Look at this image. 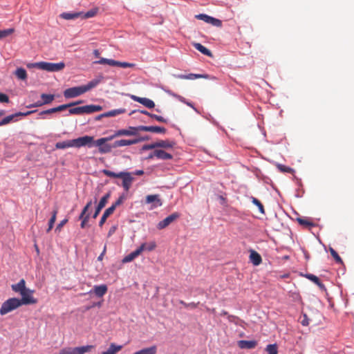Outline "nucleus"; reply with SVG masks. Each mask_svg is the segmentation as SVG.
<instances>
[{"mask_svg":"<svg viewBox=\"0 0 354 354\" xmlns=\"http://www.w3.org/2000/svg\"><path fill=\"white\" fill-rule=\"evenodd\" d=\"M252 202L253 204H254L255 205L257 206L259 212L261 214H265V209H264L263 205V204L261 203V201L259 200H258L257 198H256L254 197H252Z\"/></svg>","mask_w":354,"mask_h":354,"instance_id":"41","label":"nucleus"},{"mask_svg":"<svg viewBox=\"0 0 354 354\" xmlns=\"http://www.w3.org/2000/svg\"><path fill=\"white\" fill-rule=\"evenodd\" d=\"M106 251V245L104 247L102 252L100 254V255L97 257L98 261H102L103 259L104 255L105 254Z\"/></svg>","mask_w":354,"mask_h":354,"instance_id":"62","label":"nucleus"},{"mask_svg":"<svg viewBox=\"0 0 354 354\" xmlns=\"http://www.w3.org/2000/svg\"><path fill=\"white\" fill-rule=\"evenodd\" d=\"M39 65H40V62L29 63V64H27V67L29 68H37L39 69H41V66Z\"/></svg>","mask_w":354,"mask_h":354,"instance_id":"58","label":"nucleus"},{"mask_svg":"<svg viewBox=\"0 0 354 354\" xmlns=\"http://www.w3.org/2000/svg\"><path fill=\"white\" fill-rule=\"evenodd\" d=\"M82 14H83V12H73V13L63 12L60 15V17L62 19H64L66 20H71V19H74L78 18L79 17L82 15Z\"/></svg>","mask_w":354,"mask_h":354,"instance_id":"33","label":"nucleus"},{"mask_svg":"<svg viewBox=\"0 0 354 354\" xmlns=\"http://www.w3.org/2000/svg\"><path fill=\"white\" fill-rule=\"evenodd\" d=\"M150 117L156 120L158 122H167V120L165 119L163 117L160 116V115H156V114H152V115H150Z\"/></svg>","mask_w":354,"mask_h":354,"instance_id":"51","label":"nucleus"},{"mask_svg":"<svg viewBox=\"0 0 354 354\" xmlns=\"http://www.w3.org/2000/svg\"><path fill=\"white\" fill-rule=\"evenodd\" d=\"M98 64H107L111 66H119L122 68H133L136 66L133 63L126 62H119L111 59L100 58L98 61L94 62Z\"/></svg>","mask_w":354,"mask_h":354,"instance_id":"5","label":"nucleus"},{"mask_svg":"<svg viewBox=\"0 0 354 354\" xmlns=\"http://www.w3.org/2000/svg\"><path fill=\"white\" fill-rule=\"evenodd\" d=\"M157 353V346H151L150 347L144 348L141 350H139L135 352L133 354H156Z\"/></svg>","mask_w":354,"mask_h":354,"instance_id":"28","label":"nucleus"},{"mask_svg":"<svg viewBox=\"0 0 354 354\" xmlns=\"http://www.w3.org/2000/svg\"><path fill=\"white\" fill-rule=\"evenodd\" d=\"M125 112L124 109H118L109 111L108 112L102 113L95 117V120H100L103 118L115 117L118 115L124 113Z\"/></svg>","mask_w":354,"mask_h":354,"instance_id":"16","label":"nucleus"},{"mask_svg":"<svg viewBox=\"0 0 354 354\" xmlns=\"http://www.w3.org/2000/svg\"><path fill=\"white\" fill-rule=\"evenodd\" d=\"M305 277L315 283L319 280V278L313 274H306Z\"/></svg>","mask_w":354,"mask_h":354,"instance_id":"52","label":"nucleus"},{"mask_svg":"<svg viewBox=\"0 0 354 354\" xmlns=\"http://www.w3.org/2000/svg\"><path fill=\"white\" fill-rule=\"evenodd\" d=\"M97 9L95 8L93 10H91L86 13H83L82 15H84V18L88 19V18L94 17L97 14Z\"/></svg>","mask_w":354,"mask_h":354,"instance_id":"46","label":"nucleus"},{"mask_svg":"<svg viewBox=\"0 0 354 354\" xmlns=\"http://www.w3.org/2000/svg\"><path fill=\"white\" fill-rule=\"evenodd\" d=\"M133 180V178L131 176L130 173L127 176H126L122 180V187L125 189V191L128 192L129 190Z\"/></svg>","mask_w":354,"mask_h":354,"instance_id":"31","label":"nucleus"},{"mask_svg":"<svg viewBox=\"0 0 354 354\" xmlns=\"http://www.w3.org/2000/svg\"><path fill=\"white\" fill-rule=\"evenodd\" d=\"M169 93L171 96H173V97H176L177 100H178L180 102L187 104V106L192 107L194 110L197 111V109L194 107V104L192 102L187 101L184 97H183L180 95L171 93V92H169Z\"/></svg>","mask_w":354,"mask_h":354,"instance_id":"34","label":"nucleus"},{"mask_svg":"<svg viewBox=\"0 0 354 354\" xmlns=\"http://www.w3.org/2000/svg\"><path fill=\"white\" fill-rule=\"evenodd\" d=\"M277 167L278 169L281 172L290 173V174H293L295 172V170L292 168L287 167V166L281 165V164H278Z\"/></svg>","mask_w":354,"mask_h":354,"instance_id":"40","label":"nucleus"},{"mask_svg":"<svg viewBox=\"0 0 354 354\" xmlns=\"http://www.w3.org/2000/svg\"><path fill=\"white\" fill-rule=\"evenodd\" d=\"M301 324L303 326H308L309 324V320H308L306 315H304V319L301 321Z\"/></svg>","mask_w":354,"mask_h":354,"instance_id":"63","label":"nucleus"},{"mask_svg":"<svg viewBox=\"0 0 354 354\" xmlns=\"http://www.w3.org/2000/svg\"><path fill=\"white\" fill-rule=\"evenodd\" d=\"M68 222V219L65 218L62 220L56 227L55 231L60 232L62 230V227Z\"/></svg>","mask_w":354,"mask_h":354,"instance_id":"54","label":"nucleus"},{"mask_svg":"<svg viewBox=\"0 0 354 354\" xmlns=\"http://www.w3.org/2000/svg\"><path fill=\"white\" fill-rule=\"evenodd\" d=\"M11 288L14 292L20 294L23 291H25L26 289V281L24 279H21L17 283L12 284Z\"/></svg>","mask_w":354,"mask_h":354,"instance_id":"22","label":"nucleus"},{"mask_svg":"<svg viewBox=\"0 0 354 354\" xmlns=\"http://www.w3.org/2000/svg\"><path fill=\"white\" fill-rule=\"evenodd\" d=\"M156 248V243L155 241L146 243L145 250L153 251Z\"/></svg>","mask_w":354,"mask_h":354,"instance_id":"47","label":"nucleus"},{"mask_svg":"<svg viewBox=\"0 0 354 354\" xmlns=\"http://www.w3.org/2000/svg\"><path fill=\"white\" fill-rule=\"evenodd\" d=\"M88 209L89 208L87 207L86 206H85L83 208V209H82V212H81V214H80V215L79 216V219H82L83 218V216H85L87 214L86 212L88 210Z\"/></svg>","mask_w":354,"mask_h":354,"instance_id":"59","label":"nucleus"},{"mask_svg":"<svg viewBox=\"0 0 354 354\" xmlns=\"http://www.w3.org/2000/svg\"><path fill=\"white\" fill-rule=\"evenodd\" d=\"M41 98L42 101H38L34 104L28 105L27 106V108L38 107L44 104H48L54 100L55 95L52 94L42 93L41 95Z\"/></svg>","mask_w":354,"mask_h":354,"instance_id":"13","label":"nucleus"},{"mask_svg":"<svg viewBox=\"0 0 354 354\" xmlns=\"http://www.w3.org/2000/svg\"><path fill=\"white\" fill-rule=\"evenodd\" d=\"M268 354H278V346L277 344H268L266 348Z\"/></svg>","mask_w":354,"mask_h":354,"instance_id":"38","label":"nucleus"},{"mask_svg":"<svg viewBox=\"0 0 354 354\" xmlns=\"http://www.w3.org/2000/svg\"><path fill=\"white\" fill-rule=\"evenodd\" d=\"M130 97L133 101L142 104L147 108L152 109V108H154V106H155L154 102L149 98L140 97H138V96H136L134 95H131Z\"/></svg>","mask_w":354,"mask_h":354,"instance_id":"15","label":"nucleus"},{"mask_svg":"<svg viewBox=\"0 0 354 354\" xmlns=\"http://www.w3.org/2000/svg\"><path fill=\"white\" fill-rule=\"evenodd\" d=\"M194 48L205 55L212 57V52L200 43L194 44Z\"/></svg>","mask_w":354,"mask_h":354,"instance_id":"27","label":"nucleus"},{"mask_svg":"<svg viewBox=\"0 0 354 354\" xmlns=\"http://www.w3.org/2000/svg\"><path fill=\"white\" fill-rule=\"evenodd\" d=\"M36 112V110H34V111H28L27 112H25V113H22V112H17L16 113H14V114H12V115H8L6 117H5L3 119H2L1 121H0V127L1 126H4V125H6L8 124H9L10 122H11L12 121L14 120V119L17 117H19V116H26V115H30L31 113H35Z\"/></svg>","mask_w":354,"mask_h":354,"instance_id":"12","label":"nucleus"},{"mask_svg":"<svg viewBox=\"0 0 354 354\" xmlns=\"http://www.w3.org/2000/svg\"><path fill=\"white\" fill-rule=\"evenodd\" d=\"M14 74L20 80H26L28 77L27 72L23 68H17Z\"/></svg>","mask_w":354,"mask_h":354,"instance_id":"30","label":"nucleus"},{"mask_svg":"<svg viewBox=\"0 0 354 354\" xmlns=\"http://www.w3.org/2000/svg\"><path fill=\"white\" fill-rule=\"evenodd\" d=\"M94 348L93 345H86L80 347H66L60 350L59 354H84L90 352Z\"/></svg>","mask_w":354,"mask_h":354,"instance_id":"6","label":"nucleus"},{"mask_svg":"<svg viewBox=\"0 0 354 354\" xmlns=\"http://www.w3.org/2000/svg\"><path fill=\"white\" fill-rule=\"evenodd\" d=\"M315 284H317L321 290H325V286L320 281L319 279L317 282L315 283Z\"/></svg>","mask_w":354,"mask_h":354,"instance_id":"64","label":"nucleus"},{"mask_svg":"<svg viewBox=\"0 0 354 354\" xmlns=\"http://www.w3.org/2000/svg\"><path fill=\"white\" fill-rule=\"evenodd\" d=\"M41 70L50 71V72H55V71H59L64 69L65 67V64L64 62H59V63H50V62H40Z\"/></svg>","mask_w":354,"mask_h":354,"instance_id":"9","label":"nucleus"},{"mask_svg":"<svg viewBox=\"0 0 354 354\" xmlns=\"http://www.w3.org/2000/svg\"><path fill=\"white\" fill-rule=\"evenodd\" d=\"M257 342L255 340H240L238 342V346L241 348L251 349L256 347Z\"/></svg>","mask_w":354,"mask_h":354,"instance_id":"21","label":"nucleus"},{"mask_svg":"<svg viewBox=\"0 0 354 354\" xmlns=\"http://www.w3.org/2000/svg\"><path fill=\"white\" fill-rule=\"evenodd\" d=\"M113 207H109V208H107L104 211V214H103L102 216L101 217V219H100V221L99 222V225L100 227H102L104 224V223L106 222L107 218L114 212L113 211Z\"/></svg>","mask_w":354,"mask_h":354,"instance_id":"36","label":"nucleus"},{"mask_svg":"<svg viewBox=\"0 0 354 354\" xmlns=\"http://www.w3.org/2000/svg\"><path fill=\"white\" fill-rule=\"evenodd\" d=\"M174 77L180 80H195L198 78H207V75L189 73L188 75L177 74L174 75Z\"/></svg>","mask_w":354,"mask_h":354,"instance_id":"18","label":"nucleus"},{"mask_svg":"<svg viewBox=\"0 0 354 354\" xmlns=\"http://www.w3.org/2000/svg\"><path fill=\"white\" fill-rule=\"evenodd\" d=\"M57 212H58L57 209H55L53 210L52 216L50 218L49 222H48V227L46 230L47 232H49L52 230L53 225L56 220Z\"/></svg>","mask_w":354,"mask_h":354,"instance_id":"37","label":"nucleus"},{"mask_svg":"<svg viewBox=\"0 0 354 354\" xmlns=\"http://www.w3.org/2000/svg\"><path fill=\"white\" fill-rule=\"evenodd\" d=\"M156 148L169 149L173 148L175 145V142L169 140H161L156 142Z\"/></svg>","mask_w":354,"mask_h":354,"instance_id":"24","label":"nucleus"},{"mask_svg":"<svg viewBox=\"0 0 354 354\" xmlns=\"http://www.w3.org/2000/svg\"><path fill=\"white\" fill-rule=\"evenodd\" d=\"M33 292L34 290L26 288L25 291L20 293L21 298L19 299V301L21 305L35 304L37 302V300L32 296Z\"/></svg>","mask_w":354,"mask_h":354,"instance_id":"8","label":"nucleus"},{"mask_svg":"<svg viewBox=\"0 0 354 354\" xmlns=\"http://www.w3.org/2000/svg\"><path fill=\"white\" fill-rule=\"evenodd\" d=\"M82 103V100H79V101H77V102H71V103H69V104H66L65 105L66 106H68V108H71L75 105H77V104H80Z\"/></svg>","mask_w":354,"mask_h":354,"instance_id":"61","label":"nucleus"},{"mask_svg":"<svg viewBox=\"0 0 354 354\" xmlns=\"http://www.w3.org/2000/svg\"><path fill=\"white\" fill-rule=\"evenodd\" d=\"M122 348V346L119 345L117 346L115 344H111L109 348L106 351L103 352L102 354H116Z\"/></svg>","mask_w":354,"mask_h":354,"instance_id":"35","label":"nucleus"},{"mask_svg":"<svg viewBox=\"0 0 354 354\" xmlns=\"http://www.w3.org/2000/svg\"><path fill=\"white\" fill-rule=\"evenodd\" d=\"M180 217V214L178 212H174L167 217H166L162 221H160L157 224V228L158 230H162L167 226H169L171 223L175 221L177 218Z\"/></svg>","mask_w":354,"mask_h":354,"instance_id":"11","label":"nucleus"},{"mask_svg":"<svg viewBox=\"0 0 354 354\" xmlns=\"http://www.w3.org/2000/svg\"><path fill=\"white\" fill-rule=\"evenodd\" d=\"M150 149H156V142L151 144L145 145L142 147V151H147Z\"/></svg>","mask_w":354,"mask_h":354,"instance_id":"49","label":"nucleus"},{"mask_svg":"<svg viewBox=\"0 0 354 354\" xmlns=\"http://www.w3.org/2000/svg\"><path fill=\"white\" fill-rule=\"evenodd\" d=\"M93 292L98 297H103L107 292V286L104 284L100 286H95Z\"/></svg>","mask_w":354,"mask_h":354,"instance_id":"25","label":"nucleus"},{"mask_svg":"<svg viewBox=\"0 0 354 354\" xmlns=\"http://www.w3.org/2000/svg\"><path fill=\"white\" fill-rule=\"evenodd\" d=\"M21 304L19 301L18 298L12 297L4 301L0 308V315H4L17 308L21 306Z\"/></svg>","mask_w":354,"mask_h":354,"instance_id":"4","label":"nucleus"},{"mask_svg":"<svg viewBox=\"0 0 354 354\" xmlns=\"http://www.w3.org/2000/svg\"><path fill=\"white\" fill-rule=\"evenodd\" d=\"M93 142V137L84 136L73 140L59 142L55 144L56 149H64L69 147H91Z\"/></svg>","mask_w":354,"mask_h":354,"instance_id":"2","label":"nucleus"},{"mask_svg":"<svg viewBox=\"0 0 354 354\" xmlns=\"http://www.w3.org/2000/svg\"><path fill=\"white\" fill-rule=\"evenodd\" d=\"M209 24H210L212 26H216V27H221L222 26V21L220 19L214 18L212 17H210Z\"/></svg>","mask_w":354,"mask_h":354,"instance_id":"44","label":"nucleus"},{"mask_svg":"<svg viewBox=\"0 0 354 354\" xmlns=\"http://www.w3.org/2000/svg\"><path fill=\"white\" fill-rule=\"evenodd\" d=\"M102 110V106L100 105L90 104L83 106H78L71 108L69 113L71 115H82L84 113L90 114L94 112L100 111Z\"/></svg>","mask_w":354,"mask_h":354,"instance_id":"3","label":"nucleus"},{"mask_svg":"<svg viewBox=\"0 0 354 354\" xmlns=\"http://www.w3.org/2000/svg\"><path fill=\"white\" fill-rule=\"evenodd\" d=\"M102 209H101L100 207H99L98 206L96 207L95 208V211L93 215V218H96L97 216L99 215L100 211L102 210Z\"/></svg>","mask_w":354,"mask_h":354,"instance_id":"60","label":"nucleus"},{"mask_svg":"<svg viewBox=\"0 0 354 354\" xmlns=\"http://www.w3.org/2000/svg\"><path fill=\"white\" fill-rule=\"evenodd\" d=\"M129 174V172L121 171L120 173H116L115 178H122V180Z\"/></svg>","mask_w":354,"mask_h":354,"instance_id":"57","label":"nucleus"},{"mask_svg":"<svg viewBox=\"0 0 354 354\" xmlns=\"http://www.w3.org/2000/svg\"><path fill=\"white\" fill-rule=\"evenodd\" d=\"M146 203L148 204L152 203V208H156L162 205V203L158 194L147 196Z\"/></svg>","mask_w":354,"mask_h":354,"instance_id":"17","label":"nucleus"},{"mask_svg":"<svg viewBox=\"0 0 354 354\" xmlns=\"http://www.w3.org/2000/svg\"><path fill=\"white\" fill-rule=\"evenodd\" d=\"M68 109V106H66L65 104H62V105H59L57 107H55V108H52V109H48V110H45V111H42L39 113V115H46V114H50V113H56V112H58V111H64L65 109Z\"/></svg>","mask_w":354,"mask_h":354,"instance_id":"26","label":"nucleus"},{"mask_svg":"<svg viewBox=\"0 0 354 354\" xmlns=\"http://www.w3.org/2000/svg\"><path fill=\"white\" fill-rule=\"evenodd\" d=\"M329 251H330L331 256L335 259V260L336 261L337 263H343L341 257L339 256L337 252L333 248H330Z\"/></svg>","mask_w":354,"mask_h":354,"instance_id":"42","label":"nucleus"},{"mask_svg":"<svg viewBox=\"0 0 354 354\" xmlns=\"http://www.w3.org/2000/svg\"><path fill=\"white\" fill-rule=\"evenodd\" d=\"M102 78V77H100L97 79H93L86 85L67 88L64 91V95L66 98H73L80 96L96 87L101 82Z\"/></svg>","mask_w":354,"mask_h":354,"instance_id":"1","label":"nucleus"},{"mask_svg":"<svg viewBox=\"0 0 354 354\" xmlns=\"http://www.w3.org/2000/svg\"><path fill=\"white\" fill-rule=\"evenodd\" d=\"M89 216H90V214H87L85 216H83V218L81 219L82 220V223L80 224V226H81L82 228H84L85 227L86 224L88 221Z\"/></svg>","mask_w":354,"mask_h":354,"instance_id":"53","label":"nucleus"},{"mask_svg":"<svg viewBox=\"0 0 354 354\" xmlns=\"http://www.w3.org/2000/svg\"><path fill=\"white\" fill-rule=\"evenodd\" d=\"M124 196H120L118 198V199L110 207H113V211L114 212L115 208L120 205L122 203H123V201H124Z\"/></svg>","mask_w":354,"mask_h":354,"instance_id":"48","label":"nucleus"},{"mask_svg":"<svg viewBox=\"0 0 354 354\" xmlns=\"http://www.w3.org/2000/svg\"><path fill=\"white\" fill-rule=\"evenodd\" d=\"M135 144H137V141L134 140V139H133V140L122 139V140L115 141L114 143L113 144V147L116 148V147L128 146V145H135Z\"/></svg>","mask_w":354,"mask_h":354,"instance_id":"23","label":"nucleus"},{"mask_svg":"<svg viewBox=\"0 0 354 354\" xmlns=\"http://www.w3.org/2000/svg\"><path fill=\"white\" fill-rule=\"evenodd\" d=\"M113 138H114L113 135L111 136H109V137L100 138L95 142L93 141L92 142V144L94 142L96 146L99 147L100 153H109L111 151L112 148H113V145H104V143L108 141L111 140Z\"/></svg>","mask_w":354,"mask_h":354,"instance_id":"7","label":"nucleus"},{"mask_svg":"<svg viewBox=\"0 0 354 354\" xmlns=\"http://www.w3.org/2000/svg\"><path fill=\"white\" fill-rule=\"evenodd\" d=\"M195 17L198 19L203 20L205 22L209 24L211 16H209L205 14H199L196 15Z\"/></svg>","mask_w":354,"mask_h":354,"instance_id":"45","label":"nucleus"},{"mask_svg":"<svg viewBox=\"0 0 354 354\" xmlns=\"http://www.w3.org/2000/svg\"><path fill=\"white\" fill-rule=\"evenodd\" d=\"M13 28H8L6 30H0V39L8 37L14 32Z\"/></svg>","mask_w":354,"mask_h":354,"instance_id":"43","label":"nucleus"},{"mask_svg":"<svg viewBox=\"0 0 354 354\" xmlns=\"http://www.w3.org/2000/svg\"><path fill=\"white\" fill-rule=\"evenodd\" d=\"M103 174L106 175V176L111 177V178H115L116 173L111 171L108 169H104L102 171Z\"/></svg>","mask_w":354,"mask_h":354,"instance_id":"56","label":"nucleus"},{"mask_svg":"<svg viewBox=\"0 0 354 354\" xmlns=\"http://www.w3.org/2000/svg\"><path fill=\"white\" fill-rule=\"evenodd\" d=\"M142 125L138 127H129L127 129H120L113 134L114 138L122 136H137L139 131H142Z\"/></svg>","mask_w":354,"mask_h":354,"instance_id":"10","label":"nucleus"},{"mask_svg":"<svg viewBox=\"0 0 354 354\" xmlns=\"http://www.w3.org/2000/svg\"><path fill=\"white\" fill-rule=\"evenodd\" d=\"M179 302H180V304L183 305L185 308H196L197 307V304L194 302L187 304L183 300H180Z\"/></svg>","mask_w":354,"mask_h":354,"instance_id":"50","label":"nucleus"},{"mask_svg":"<svg viewBox=\"0 0 354 354\" xmlns=\"http://www.w3.org/2000/svg\"><path fill=\"white\" fill-rule=\"evenodd\" d=\"M146 246V243H142L138 249L125 256L122 259V263H126L132 261L137 257H138L144 250Z\"/></svg>","mask_w":354,"mask_h":354,"instance_id":"14","label":"nucleus"},{"mask_svg":"<svg viewBox=\"0 0 354 354\" xmlns=\"http://www.w3.org/2000/svg\"><path fill=\"white\" fill-rule=\"evenodd\" d=\"M153 155H155L156 158L158 159L163 160H171L173 158V156L171 153H167L162 149H155Z\"/></svg>","mask_w":354,"mask_h":354,"instance_id":"19","label":"nucleus"},{"mask_svg":"<svg viewBox=\"0 0 354 354\" xmlns=\"http://www.w3.org/2000/svg\"><path fill=\"white\" fill-rule=\"evenodd\" d=\"M142 131H149V132H153V133H165L166 132V129L161 127H157V126H142Z\"/></svg>","mask_w":354,"mask_h":354,"instance_id":"20","label":"nucleus"},{"mask_svg":"<svg viewBox=\"0 0 354 354\" xmlns=\"http://www.w3.org/2000/svg\"><path fill=\"white\" fill-rule=\"evenodd\" d=\"M250 259L254 266L259 265L262 261L261 255L255 251H252L250 254Z\"/></svg>","mask_w":354,"mask_h":354,"instance_id":"29","label":"nucleus"},{"mask_svg":"<svg viewBox=\"0 0 354 354\" xmlns=\"http://www.w3.org/2000/svg\"><path fill=\"white\" fill-rule=\"evenodd\" d=\"M0 102L1 103H8L9 97L6 94L0 93Z\"/></svg>","mask_w":354,"mask_h":354,"instance_id":"55","label":"nucleus"},{"mask_svg":"<svg viewBox=\"0 0 354 354\" xmlns=\"http://www.w3.org/2000/svg\"><path fill=\"white\" fill-rule=\"evenodd\" d=\"M298 223L306 227L311 228L312 227H315V224L311 221L310 219L307 218H298L297 219Z\"/></svg>","mask_w":354,"mask_h":354,"instance_id":"32","label":"nucleus"},{"mask_svg":"<svg viewBox=\"0 0 354 354\" xmlns=\"http://www.w3.org/2000/svg\"><path fill=\"white\" fill-rule=\"evenodd\" d=\"M110 196H111V194H110V193H107V194H105V195H104V196L100 199V202H99V203H98L97 206H98L99 207H100L101 209H103V208L105 207L106 204L107 203L108 200H109V198H110Z\"/></svg>","mask_w":354,"mask_h":354,"instance_id":"39","label":"nucleus"}]
</instances>
